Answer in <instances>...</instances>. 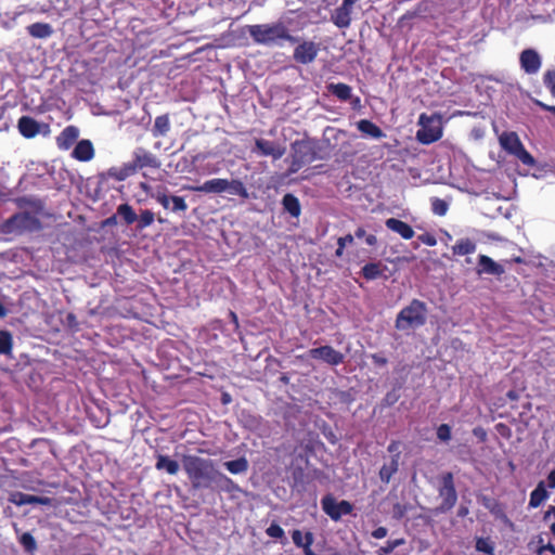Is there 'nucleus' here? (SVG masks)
Segmentation results:
<instances>
[{"instance_id": "f257e3e1", "label": "nucleus", "mask_w": 555, "mask_h": 555, "mask_svg": "<svg viewBox=\"0 0 555 555\" xmlns=\"http://www.w3.org/2000/svg\"><path fill=\"white\" fill-rule=\"evenodd\" d=\"M182 466L193 489H227L232 482L230 478L216 468L214 461L208 459L184 455Z\"/></svg>"}, {"instance_id": "f03ea898", "label": "nucleus", "mask_w": 555, "mask_h": 555, "mask_svg": "<svg viewBox=\"0 0 555 555\" xmlns=\"http://www.w3.org/2000/svg\"><path fill=\"white\" fill-rule=\"evenodd\" d=\"M248 33L254 41L260 44H272L278 39H284L293 43L298 42V38L289 35L282 23L251 25L248 27Z\"/></svg>"}, {"instance_id": "7ed1b4c3", "label": "nucleus", "mask_w": 555, "mask_h": 555, "mask_svg": "<svg viewBox=\"0 0 555 555\" xmlns=\"http://www.w3.org/2000/svg\"><path fill=\"white\" fill-rule=\"evenodd\" d=\"M427 307L425 302L413 299L409 306L404 307L396 319V328L399 331H409L420 327L426 323Z\"/></svg>"}, {"instance_id": "20e7f679", "label": "nucleus", "mask_w": 555, "mask_h": 555, "mask_svg": "<svg viewBox=\"0 0 555 555\" xmlns=\"http://www.w3.org/2000/svg\"><path fill=\"white\" fill-rule=\"evenodd\" d=\"M189 190L194 192H202V193H214V194H220V193H229L231 195H238L243 198L248 197V192L243 184L241 180L237 179H221V178H215L211 180L205 181L202 185L197 186H188Z\"/></svg>"}, {"instance_id": "39448f33", "label": "nucleus", "mask_w": 555, "mask_h": 555, "mask_svg": "<svg viewBox=\"0 0 555 555\" xmlns=\"http://www.w3.org/2000/svg\"><path fill=\"white\" fill-rule=\"evenodd\" d=\"M39 219L30 212H18L0 222V234L21 235L39 230Z\"/></svg>"}, {"instance_id": "423d86ee", "label": "nucleus", "mask_w": 555, "mask_h": 555, "mask_svg": "<svg viewBox=\"0 0 555 555\" xmlns=\"http://www.w3.org/2000/svg\"><path fill=\"white\" fill-rule=\"evenodd\" d=\"M418 126L416 139L423 144L436 142L442 135V121L438 115L427 116L422 114L418 119Z\"/></svg>"}, {"instance_id": "0eeeda50", "label": "nucleus", "mask_w": 555, "mask_h": 555, "mask_svg": "<svg viewBox=\"0 0 555 555\" xmlns=\"http://www.w3.org/2000/svg\"><path fill=\"white\" fill-rule=\"evenodd\" d=\"M439 499L441 500V503L438 509L442 513L450 511L457 501L453 475L451 473H446L441 477V485L439 487Z\"/></svg>"}, {"instance_id": "6e6552de", "label": "nucleus", "mask_w": 555, "mask_h": 555, "mask_svg": "<svg viewBox=\"0 0 555 555\" xmlns=\"http://www.w3.org/2000/svg\"><path fill=\"white\" fill-rule=\"evenodd\" d=\"M251 151L259 156H270L273 159H280L285 154L286 146L276 141L256 138L255 147Z\"/></svg>"}, {"instance_id": "1a4fd4ad", "label": "nucleus", "mask_w": 555, "mask_h": 555, "mask_svg": "<svg viewBox=\"0 0 555 555\" xmlns=\"http://www.w3.org/2000/svg\"><path fill=\"white\" fill-rule=\"evenodd\" d=\"M128 163L131 167H133L134 173L143 168L156 169L160 167V160L153 153L142 147H138L134 150L132 154V160Z\"/></svg>"}, {"instance_id": "9d476101", "label": "nucleus", "mask_w": 555, "mask_h": 555, "mask_svg": "<svg viewBox=\"0 0 555 555\" xmlns=\"http://www.w3.org/2000/svg\"><path fill=\"white\" fill-rule=\"evenodd\" d=\"M323 511L333 519L338 520L343 515H348L352 511V505L347 501L336 502L332 496H325L322 500Z\"/></svg>"}, {"instance_id": "9b49d317", "label": "nucleus", "mask_w": 555, "mask_h": 555, "mask_svg": "<svg viewBox=\"0 0 555 555\" xmlns=\"http://www.w3.org/2000/svg\"><path fill=\"white\" fill-rule=\"evenodd\" d=\"M320 51L319 44L313 41H302L295 48L293 57L297 63H312Z\"/></svg>"}, {"instance_id": "f8f14e48", "label": "nucleus", "mask_w": 555, "mask_h": 555, "mask_svg": "<svg viewBox=\"0 0 555 555\" xmlns=\"http://www.w3.org/2000/svg\"><path fill=\"white\" fill-rule=\"evenodd\" d=\"M308 356L312 359H319L330 365H338L344 362V354L335 350L332 346H322L308 351Z\"/></svg>"}, {"instance_id": "ddd939ff", "label": "nucleus", "mask_w": 555, "mask_h": 555, "mask_svg": "<svg viewBox=\"0 0 555 555\" xmlns=\"http://www.w3.org/2000/svg\"><path fill=\"white\" fill-rule=\"evenodd\" d=\"M505 273V268L495 262L492 258L486 255H480L478 258L477 274H491L500 276Z\"/></svg>"}, {"instance_id": "4468645a", "label": "nucleus", "mask_w": 555, "mask_h": 555, "mask_svg": "<svg viewBox=\"0 0 555 555\" xmlns=\"http://www.w3.org/2000/svg\"><path fill=\"white\" fill-rule=\"evenodd\" d=\"M520 65L527 74H535L541 67V57L537 51L526 49L520 54Z\"/></svg>"}, {"instance_id": "2eb2a0df", "label": "nucleus", "mask_w": 555, "mask_h": 555, "mask_svg": "<svg viewBox=\"0 0 555 555\" xmlns=\"http://www.w3.org/2000/svg\"><path fill=\"white\" fill-rule=\"evenodd\" d=\"M400 453L392 454L390 457L385 459L382 465L378 476L382 482L389 483L392 476L399 469Z\"/></svg>"}, {"instance_id": "dca6fc26", "label": "nucleus", "mask_w": 555, "mask_h": 555, "mask_svg": "<svg viewBox=\"0 0 555 555\" xmlns=\"http://www.w3.org/2000/svg\"><path fill=\"white\" fill-rule=\"evenodd\" d=\"M10 502L14 503L17 506L26 505V504H42V505H51L52 499L48 496H37L31 494H26L22 492L13 493L10 496Z\"/></svg>"}, {"instance_id": "f3484780", "label": "nucleus", "mask_w": 555, "mask_h": 555, "mask_svg": "<svg viewBox=\"0 0 555 555\" xmlns=\"http://www.w3.org/2000/svg\"><path fill=\"white\" fill-rule=\"evenodd\" d=\"M386 227L398 233L402 238L410 240L414 236V230L405 222L396 219V218H389L385 222Z\"/></svg>"}, {"instance_id": "a211bd4d", "label": "nucleus", "mask_w": 555, "mask_h": 555, "mask_svg": "<svg viewBox=\"0 0 555 555\" xmlns=\"http://www.w3.org/2000/svg\"><path fill=\"white\" fill-rule=\"evenodd\" d=\"M79 130L75 126L66 127L56 138L57 146L62 150H68L78 139Z\"/></svg>"}, {"instance_id": "6ab92c4d", "label": "nucleus", "mask_w": 555, "mask_h": 555, "mask_svg": "<svg viewBox=\"0 0 555 555\" xmlns=\"http://www.w3.org/2000/svg\"><path fill=\"white\" fill-rule=\"evenodd\" d=\"M94 156V149L89 140H81L73 151V157L80 162H89Z\"/></svg>"}, {"instance_id": "aec40b11", "label": "nucleus", "mask_w": 555, "mask_h": 555, "mask_svg": "<svg viewBox=\"0 0 555 555\" xmlns=\"http://www.w3.org/2000/svg\"><path fill=\"white\" fill-rule=\"evenodd\" d=\"M18 130L25 138H34L40 131V125L34 118L23 116L18 120Z\"/></svg>"}, {"instance_id": "412c9836", "label": "nucleus", "mask_w": 555, "mask_h": 555, "mask_svg": "<svg viewBox=\"0 0 555 555\" xmlns=\"http://www.w3.org/2000/svg\"><path fill=\"white\" fill-rule=\"evenodd\" d=\"M501 146L511 154H515L522 146L515 132H505L500 137Z\"/></svg>"}, {"instance_id": "4be33fe9", "label": "nucleus", "mask_w": 555, "mask_h": 555, "mask_svg": "<svg viewBox=\"0 0 555 555\" xmlns=\"http://www.w3.org/2000/svg\"><path fill=\"white\" fill-rule=\"evenodd\" d=\"M357 128L365 135L374 139H382L385 137L383 130L374 122L367 119H361L357 122Z\"/></svg>"}, {"instance_id": "5701e85b", "label": "nucleus", "mask_w": 555, "mask_h": 555, "mask_svg": "<svg viewBox=\"0 0 555 555\" xmlns=\"http://www.w3.org/2000/svg\"><path fill=\"white\" fill-rule=\"evenodd\" d=\"M156 469L166 470L169 475H176L179 472V463L167 455L158 454L155 464Z\"/></svg>"}, {"instance_id": "b1692460", "label": "nucleus", "mask_w": 555, "mask_h": 555, "mask_svg": "<svg viewBox=\"0 0 555 555\" xmlns=\"http://www.w3.org/2000/svg\"><path fill=\"white\" fill-rule=\"evenodd\" d=\"M352 8L346 7L345 4H341L338 9L335 10V13L333 15V21L335 25L338 27H348L350 25V14H351Z\"/></svg>"}, {"instance_id": "393cba45", "label": "nucleus", "mask_w": 555, "mask_h": 555, "mask_svg": "<svg viewBox=\"0 0 555 555\" xmlns=\"http://www.w3.org/2000/svg\"><path fill=\"white\" fill-rule=\"evenodd\" d=\"M134 175L133 167L129 163L124 164L120 167H112L107 170L106 176L117 181H124L128 177Z\"/></svg>"}, {"instance_id": "a878e982", "label": "nucleus", "mask_w": 555, "mask_h": 555, "mask_svg": "<svg viewBox=\"0 0 555 555\" xmlns=\"http://www.w3.org/2000/svg\"><path fill=\"white\" fill-rule=\"evenodd\" d=\"M29 35L34 38H48L52 35L53 29L50 24L35 23L27 27Z\"/></svg>"}, {"instance_id": "bb28decb", "label": "nucleus", "mask_w": 555, "mask_h": 555, "mask_svg": "<svg viewBox=\"0 0 555 555\" xmlns=\"http://www.w3.org/2000/svg\"><path fill=\"white\" fill-rule=\"evenodd\" d=\"M547 496L548 493L545 489L544 482L540 481L530 494L529 506L533 508L538 507Z\"/></svg>"}, {"instance_id": "cd10ccee", "label": "nucleus", "mask_w": 555, "mask_h": 555, "mask_svg": "<svg viewBox=\"0 0 555 555\" xmlns=\"http://www.w3.org/2000/svg\"><path fill=\"white\" fill-rule=\"evenodd\" d=\"M452 250L459 256L469 255L476 250V244L469 238H463L452 247Z\"/></svg>"}, {"instance_id": "c85d7f7f", "label": "nucleus", "mask_w": 555, "mask_h": 555, "mask_svg": "<svg viewBox=\"0 0 555 555\" xmlns=\"http://www.w3.org/2000/svg\"><path fill=\"white\" fill-rule=\"evenodd\" d=\"M327 89L331 93L343 101H347L351 96V88L345 83H331Z\"/></svg>"}, {"instance_id": "c756f323", "label": "nucleus", "mask_w": 555, "mask_h": 555, "mask_svg": "<svg viewBox=\"0 0 555 555\" xmlns=\"http://www.w3.org/2000/svg\"><path fill=\"white\" fill-rule=\"evenodd\" d=\"M170 129V122L167 115H162L156 117L154 127H153V133L155 137H163L166 135L167 132Z\"/></svg>"}, {"instance_id": "7c9ffc66", "label": "nucleus", "mask_w": 555, "mask_h": 555, "mask_svg": "<svg viewBox=\"0 0 555 555\" xmlns=\"http://www.w3.org/2000/svg\"><path fill=\"white\" fill-rule=\"evenodd\" d=\"M283 206L293 217H298L300 214V205L297 197L292 194H286L283 197Z\"/></svg>"}, {"instance_id": "2f4dec72", "label": "nucleus", "mask_w": 555, "mask_h": 555, "mask_svg": "<svg viewBox=\"0 0 555 555\" xmlns=\"http://www.w3.org/2000/svg\"><path fill=\"white\" fill-rule=\"evenodd\" d=\"M225 468L232 474H242L248 469V462L245 457L224 463Z\"/></svg>"}, {"instance_id": "473e14b6", "label": "nucleus", "mask_w": 555, "mask_h": 555, "mask_svg": "<svg viewBox=\"0 0 555 555\" xmlns=\"http://www.w3.org/2000/svg\"><path fill=\"white\" fill-rule=\"evenodd\" d=\"M12 346V335L8 331H0V354L10 356Z\"/></svg>"}, {"instance_id": "72a5a7b5", "label": "nucleus", "mask_w": 555, "mask_h": 555, "mask_svg": "<svg viewBox=\"0 0 555 555\" xmlns=\"http://www.w3.org/2000/svg\"><path fill=\"white\" fill-rule=\"evenodd\" d=\"M117 212L120 217L124 218L127 224L133 223L138 217L133 211L132 207L128 204H122L118 207Z\"/></svg>"}, {"instance_id": "f704fd0d", "label": "nucleus", "mask_w": 555, "mask_h": 555, "mask_svg": "<svg viewBox=\"0 0 555 555\" xmlns=\"http://www.w3.org/2000/svg\"><path fill=\"white\" fill-rule=\"evenodd\" d=\"M362 273L365 279L373 280L382 274L379 266L377 263H367L362 268Z\"/></svg>"}, {"instance_id": "c9c22d12", "label": "nucleus", "mask_w": 555, "mask_h": 555, "mask_svg": "<svg viewBox=\"0 0 555 555\" xmlns=\"http://www.w3.org/2000/svg\"><path fill=\"white\" fill-rule=\"evenodd\" d=\"M514 155L525 165H534L533 157L525 150L524 146L519 147Z\"/></svg>"}, {"instance_id": "e433bc0d", "label": "nucleus", "mask_w": 555, "mask_h": 555, "mask_svg": "<svg viewBox=\"0 0 555 555\" xmlns=\"http://www.w3.org/2000/svg\"><path fill=\"white\" fill-rule=\"evenodd\" d=\"M476 550L487 554H492L493 545L489 539L478 538L476 541Z\"/></svg>"}, {"instance_id": "4c0bfd02", "label": "nucleus", "mask_w": 555, "mask_h": 555, "mask_svg": "<svg viewBox=\"0 0 555 555\" xmlns=\"http://www.w3.org/2000/svg\"><path fill=\"white\" fill-rule=\"evenodd\" d=\"M22 545L29 552H33L37 548V543L34 539V537L28 533V532H25L21 539H20Z\"/></svg>"}, {"instance_id": "58836bf2", "label": "nucleus", "mask_w": 555, "mask_h": 555, "mask_svg": "<svg viewBox=\"0 0 555 555\" xmlns=\"http://www.w3.org/2000/svg\"><path fill=\"white\" fill-rule=\"evenodd\" d=\"M154 222V214L151 210H143L139 218V228L143 229Z\"/></svg>"}, {"instance_id": "ea45409f", "label": "nucleus", "mask_w": 555, "mask_h": 555, "mask_svg": "<svg viewBox=\"0 0 555 555\" xmlns=\"http://www.w3.org/2000/svg\"><path fill=\"white\" fill-rule=\"evenodd\" d=\"M447 210H448V204L443 199L435 198L433 201V211L436 215L443 216V215H446Z\"/></svg>"}, {"instance_id": "a19ab883", "label": "nucleus", "mask_w": 555, "mask_h": 555, "mask_svg": "<svg viewBox=\"0 0 555 555\" xmlns=\"http://www.w3.org/2000/svg\"><path fill=\"white\" fill-rule=\"evenodd\" d=\"M171 203H172V211H185L188 209V205L184 201V198L180 196H171Z\"/></svg>"}, {"instance_id": "79ce46f5", "label": "nucleus", "mask_w": 555, "mask_h": 555, "mask_svg": "<svg viewBox=\"0 0 555 555\" xmlns=\"http://www.w3.org/2000/svg\"><path fill=\"white\" fill-rule=\"evenodd\" d=\"M267 534L271 538L281 539L284 537V530L278 524H271L266 530Z\"/></svg>"}, {"instance_id": "37998d69", "label": "nucleus", "mask_w": 555, "mask_h": 555, "mask_svg": "<svg viewBox=\"0 0 555 555\" xmlns=\"http://www.w3.org/2000/svg\"><path fill=\"white\" fill-rule=\"evenodd\" d=\"M544 83L555 95V70H547L544 75Z\"/></svg>"}, {"instance_id": "c03bdc74", "label": "nucleus", "mask_w": 555, "mask_h": 555, "mask_svg": "<svg viewBox=\"0 0 555 555\" xmlns=\"http://www.w3.org/2000/svg\"><path fill=\"white\" fill-rule=\"evenodd\" d=\"M437 436L442 441H448L451 438V429L449 425L442 424L437 429Z\"/></svg>"}, {"instance_id": "a18cd8bd", "label": "nucleus", "mask_w": 555, "mask_h": 555, "mask_svg": "<svg viewBox=\"0 0 555 555\" xmlns=\"http://www.w3.org/2000/svg\"><path fill=\"white\" fill-rule=\"evenodd\" d=\"M152 197L156 198V201L166 209L170 206L171 197H168L165 193L157 192L156 194H151Z\"/></svg>"}, {"instance_id": "49530a36", "label": "nucleus", "mask_w": 555, "mask_h": 555, "mask_svg": "<svg viewBox=\"0 0 555 555\" xmlns=\"http://www.w3.org/2000/svg\"><path fill=\"white\" fill-rule=\"evenodd\" d=\"M313 541H314L313 534L311 532H307L305 534V545H304L305 555H314V553L310 548Z\"/></svg>"}, {"instance_id": "de8ad7c7", "label": "nucleus", "mask_w": 555, "mask_h": 555, "mask_svg": "<svg viewBox=\"0 0 555 555\" xmlns=\"http://www.w3.org/2000/svg\"><path fill=\"white\" fill-rule=\"evenodd\" d=\"M292 539H293V542L298 547H304V545H305V535L301 533L300 530H294L293 533H292Z\"/></svg>"}, {"instance_id": "09e8293b", "label": "nucleus", "mask_w": 555, "mask_h": 555, "mask_svg": "<svg viewBox=\"0 0 555 555\" xmlns=\"http://www.w3.org/2000/svg\"><path fill=\"white\" fill-rule=\"evenodd\" d=\"M418 240L428 246H435L437 244L436 237L428 233L420 235Z\"/></svg>"}, {"instance_id": "8fccbe9b", "label": "nucleus", "mask_w": 555, "mask_h": 555, "mask_svg": "<svg viewBox=\"0 0 555 555\" xmlns=\"http://www.w3.org/2000/svg\"><path fill=\"white\" fill-rule=\"evenodd\" d=\"M403 542H404V541H403L402 539H400V540H395V541H388V542H387V546H386V547H384L383 550H384V552H385V553H390V552H392L396 547H398L399 545L403 544Z\"/></svg>"}, {"instance_id": "3c124183", "label": "nucleus", "mask_w": 555, "mask_h": 555, "mask_svg": "<svg viewBox=\"0 0 555 555\" xmlns=\"http://www.w3.org/2000/svg\"><path fill=\"white\" fill-rule=\"evenodd\" d=\"M371 358H372L374 364H376L378 366H385L388 362L387 359L379 353H374L371 356Z\"/></svg>"}, {"instance_id": "603ef678", "label": "nucleus", "mask_w": 555, "mask_h": 555, "mask_svg": "<svg viewBox=\"0 0 555 555\" xmlns=\"http://www.w3.org/2000/svg\"><path fill=\"white\" fill-rule=\"evenodd\" d=\"M387 535V529L385 527H378L372 532V537L375 539H383Z\"/></svg>"}, {"instance_id": "864d4df0", "label": "nucleus", "mask_w": 555, "mask_h": 555, "mask_svg": "<svg viewBox=\"0 0 555 555\" xmlns=\"http://www.w3.org/2000/svg\"><path fill=\"white\" fill-rule=\"evenodd\" d=\"M352 242L353 236L351 234L338 238V245H340V247H345L347 244H351Z\"/></svg>"}, {"instance_id": "5fc2aeb1", "label": "nucleus", "mask_w": 555, "mask_h": 555, "mask_svg": "<svg viewBox=\"0 0 555 555\" xmlns=\"http://www.w3.org/2000/svg\"><path fill=\"white\" fill-rule=\"evenodd\" d=\"M548 486L555 488V469L551 470L547 476Z\"/></svg>"}, {"instance_id": "6e6d98bb", "label": "nucleus", "mask_w": 555, "mask_h": 555, "mask_svg": "<svg viewBox=\"0 0 555 555\" xmlns=\"http://www.w3.org/2000/svg\"><path fill=\"white\" fill-rule=\"evenodd\" d=\"M552 516H555V506H550L544 515V519L548 520Z\"/></svg>"}, {"instance_id": "4d7b16f0", "label": "nucleus", "mask_w": 555, "mask_h": 555, "mask_svg": "<svg viewBox=\"0 0 555 555\" xmlns=\"http://www.w3.org/2000/svg\"><path fill=\"white\" fill-rule=\"evenodd\" d=\"M387 449H388V451H389L390 453H393V454L399 453V452H398V443H397V442H391V443L388 446V448H387Z\"/></svg>"}, {"instance_id": "13d9d810", "label": "nucleus", "mask_w": 555, "mask_h": 555, "mask_svg": "<svg viewBox=\"0 0 555 555\" xmlns=\"http://www.w3.org/2000/svg\"><path fill=\"white\" fill-rule=\"evenodd\" d=\"M140 188H141L145 193H147V194H150V195H151V194H153V193L151 192V191H152V188H151L147 183H145V182H141V183H140Z\"/></svg>"}, {"instance_id": "bf43d9fd", "label": "nucleus", "mask_w": 555, "mask_h": 555, "mask_svg": "<svg viewBox=\"0 0 555 555\" xmlns=\"http://www.w3.org/2000/svg\"><path fill=\"white\" fill-rule=\"evenodd\" d=\"M365 241H366V244L370 245V246H373L376 244L377 240L374 235H367L365 237Z\"/></svg>"}, {"instance_id": "052dcab7", "label": "nucleus", "mask_w": 555, "mask_h": 555, "mask_svg": "<svg viewBox=\"0 0 555 555\" xmlns=\"http://www.w3.org/2000/svg\"><path fill=\"white\" fill-rule=\"evenodd\" d=\"M356 236L358 238L364 237L365 236V230L363 228H358L357 231H356Z\"/></svg>"}, {"instance_id": "680f3d73", "label": "nucleus", "mask_w": 555, "mask_h": 555, "mask_svg": "<svg viewBox=\"0 0 555 555\" xmlns=\"http://www.w3.org/2000/svg\"><path fill=\"white\" fill-rule=\"evenodd\" d=\"M358 0H344L343 1V4H345L346 7H349V8H352L353 4L357 2Z\"/></svg>"}, {"instance_id": "e2e57ef3", "label": "nucleus", "mask_w": 555, "mask_h": 555, "mask_svg": "<svg viewBox=\"0 0 555 555\" xmlns=\"http://www.w3.org/2000/svg\"><path fill=\"white\" fill-rule=\"evenodd\" d=\"M545 548L555 554V546L553 544H548Z\"/></svg>"}, {"instance_id": "0e129e2a", "label": "nucleus", "mask_w": 555, "mask_h": 555, "mask_svg": "<svg viewBox=\"0 0 555 555\" xmlns=\"http://www.w3.org/2000/svg\"><path fill=\"white\" fill-rule=\"evenodd\" d=\"M343 249H344V247H340V245H338V248L336 250V255L337 256H341L343 255Z\"/></svg>"}, {"instance_id": "69168bd1", "label": "nucleus", "mask_w": 555, "mask_h": 555, "mask_svg": "<svg viewBox=\"0 0 555 555\" xmlns=\"http://www.w3.org/2000/svg\"><path fill=\"white\" fill-rule=\"evenodd\" d=\"M546 109H548L550 112L554 113L555 115V106H544Z\"/></svg>"}, {"instance_id": "338daca9", "label": "nucleus", "mask_w": 555, "mask_h": 555, "mask_svg": "<svg viewBox=\"0 0 555 555\" xmlns=\"http://www.w3.org/2000/svg\"><path fill=\"white\" fill-rule=\"evenodd\" d=\"M551 531H552V533L555 535V522H553V524H552V526H551Z\"/></svg>"}, {"instance_id": "774afa93", "label": "nucleus", "mask_w": 555, "mask_h": 555, "mask_svg": "<svg viewBox=\"0 0 555 555\" xmlns=\"http://www.w3.org/2000/svg\"><path fill=\"white\" fill-rule=\"evenodd\" d=\"M508 396H509L511 398H514V393H513L512 391H511V392H508Z\"/></svg>"}]
</instances>
